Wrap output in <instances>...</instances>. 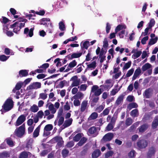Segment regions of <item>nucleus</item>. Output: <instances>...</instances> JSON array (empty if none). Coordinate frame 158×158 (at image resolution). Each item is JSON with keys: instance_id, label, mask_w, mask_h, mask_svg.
I'll list each match as a JSON object with an SVG mask.
<instances>
[{"instance_id": "11", "label": "nucleus", "mask_w": 158, "mask_h": 158, "mask_svg": "<svg viewBox=\"0 0 158 158\" xmlns=\"http://www.w3.org/2000/svg\"><path fill=\"white\" fill-rule=\"evenodd\" d=\"M158 126V115L156 116L152 123V127L153 129L156 128Z\"/></svg>"}, {"instance_id": "62", "label": "nucleus", "mask_w": 158, "mask_h": 158, "mask_svg": "<svg viewBox=\"0 0 158 158\" xmlns=\"http://www.w3.org/2000/svg\"><path fill=\"white\" fill-rule=\"evenodd\" d=\"M46 76V74H45L43 73H41L38 75L36 77L38 79H42L45 77Z\"/></svg>"}, {"instance_id": "57", "label": "nucleus", "mask_w": 158, "mask_h": 158, "mask_svg": "<svg viewBox=\"0 0 158 158\" xmlns=\"http://www.w3.org/2000/svg\"><path fill=\"white\" fill-rule=\"evenodd\" d=\"M135 152L133 150L131 151L128 154V156L130 158H133L135 157Z\"/></svg>"}, {"instance_id": "19", "label": "nucleus", "mask_w": 158, "mask_h": 158, "mask_svg": "<svg viewBox=\"0 0 158 158\" xmlns=\"http://www.w3.org/2000/svg\"><path fill=\"white\" fill-rule=\"evenodd\" d=\"M29 153V152H27L26 151L22 152L20 154L19 158H28V153Z\"/></svg>"}, {"instance_id": "23", "label": "nucleus", "mask_w": 158, "mask_h": 158, "mask_svg": "<svg viewBox=\"0 0 158 158\" xmlns=\"http://www.w3.org/2000/svg\"><path fill=\"white\" fill-rule=\"evenodd\" d=\"M126 28V27L125 25H122L120 24L118 25L115 28V33H117L118 31L121 30L123 28L125 29Z\"/></svg>"}, {"instance_id": "43", "label": "nucleus", "mask_w": 158, "mask_h": 158, "mask_svg": "<svg viewBox=\"0 0 158 158\" xmlns=\"http://www.w3.org/2000/svg\"><path fill=\"white\" fill-rule=\"evenodd\" d=\"M88 148L86 144L85 146L84 147L82 151L81 152V155L82 156H84L85 155L87 151L88 150Z\"/></svg>"}, {"instance_id": "1", "label": "nucleus", "mask_w": 158, "mask_h": 158, "mask_svg": "<svg viewBox=\"0 0 158 158\" xmlns=\"http://www.w3.org/2000/svg\"><path fill=\"white\" fill-rule=\"evenodd\" d=\"M14 102L11 97L9 98L5 102L2 107L3 110L1 109V111L3 112V110L5 112L11 110L13 107Z\"/></svg>"}, {"instance_id": "8", "label": "nucleus", "mask_w": 158, "mask_h": 158, "mask_svg": "<svg viewBox=\"0 0 158 158\" xmlns=\"http://www.w3.org/2000/svg\"><path fill=\"white\" fill-rule=\"evenodd\" d=\"M26 116L24 115H20L18 118L15 123L16 126H18L22 124L26 120Z\"/></svg>"}, {"instance_id": "38", "label": "nucleus", "mask_w": 158, "mask_h": 158, "mask_svg": "<svg viewBox=\"0 0 158 158\" xmlns=\"http://www.w3.org/2000/svg\"><path fill=\"white\" fill-rule=\"evenodd\" d=\"M77 64V62L75 60H73L69 63L68 67L71 68H73Z\"/></svg>"}, {"instance_id": "12", "label": "nucleus", "mask_w": 158, "mask_h": 158, "mask_svg": "<svg viewBox=\"0 0 158 158\" xmlns=\"http://www.w3.org/2000/svg\"><path fill=\"white\" fill-rule=\"evenodd\" d=\"M141 73V70L139 67H138L135 71L132 77V80H135Z\"/></svg>"}, {"instance_id": "25", "label": "nucleus", "mask_w": 158, "mask_h": 158, "mask_svg": "<svg viewBox=\"0 0 158 158\" xmlns=\"http://www.w3.org/2000/svg\"><path fill=\"white\" fill-rule=\"evenodd\" d=\"M151 65L148 63H147L142 66V69L143 72L150 69L151 67Z\"/></svg>"}, {"instance_id": "34", "label": "nucleus", "mask_w": 158, "mask_h": 158, "mask_svg": "<svg viewBox=\"0 0 158 158\" xmlns=\"http://www.w3.org/2000/svg\"><path fill=\"white\" fill-rule=\"evenodd\" d=\"M108 45V42L107 38H104L103 41V45L102 47L104 48L105 49H107Z\"/></svg>"}, {"instance_id": "10", "label": "nucleus", "mask_w": 158, "mask_h": 158, "mask_svg": "<svg viewBox=\"0 0 158 158\" xmlns=\"http://www.w3.org/2000/svg\"><path fill=\"white\" fill-rule=\"evenodd\" d=\"M28 70H21L19 72V75L17 76V78L25 77L28 75Z\"/></svg>"}, {"instance_id": "32", "label": "nucleus", "mask_w": 158, "mask_h": 158, "mask_svg": "<svg viewBox=\"0 0 158 158\" xmlns=\"http://www.w3.org/2000/svg\"><path fill=\"white\" fill-rule=\"evenodd\" d=\"M89 45V41H86L84 42L82 46L81 47L82 50H83V49L84 48L86 49H87Z\"/></svg>"}, {"instance_id": "49", "label": "nucleus", "mask_w": 158, "mask_h": 158, "mask_svg": "<svg viewBox=\"0 0 158 158\" xmlns=\"http://www.w3.org/2000/svg\"><path fill=\"white\" fill-rule=\"evenodd\" d=\"M9 56H7L4 55H0V60L2 61H5L6 60Z\"/></svg>"}, {"instance_id": "9", "label": "nucleus", "mask_w": 158, "mask_h": 158, "mask_svg": "<svg viewBox=\"0 0 158 158\" xmlns=\"http://www.w3.org/2000/svg\"><path fill=\"white\" fill-rule=\"evenodd\" d=\"M149 125L147 123H145L140 126L138 128L139 132L143 133L145 132L149 127Z\"/></svg>"}, {"instance_id": "6", "label": "nucleus", "mask_w": 158, "mask_h": 158, "mask_svg": "<svg viewBox=\"0 0 158 158\" xmlns=\"http://www.w3.org/2000/svg\"><path fill=\"white\" fill-rule=\"evenodd\" d=\"M114 137V135L113 133H108L103 136L102 141L104 142L110 141L113 139Z\"/></svg>"}, {"instance_id": "14", "label": "nucleus", "mask_w": 158, "mask_h": 158, "mask_svg": "<svg viewBox=\"0 0 158 158\" xmlns=\"http://www.w3.org/2000/svg\"><path fill=\"white\" fill-rule=\"evenodd\" d=\"M124 95L121 94L117 98L115 103V104L117 106L119 105L120 104L122 103L123 102V99L124 98Z\"/></svg>"}, {"instance_id": "48", "label": "nucleus", "mask_w": 158, "mask_h": 158, "mask_svg": "<svg viewBox=\"0 0 158 158\" xmlns=\"http://www.w3.org/2000/svg\"><path fill=\"white\" fill-rule=\"evenodd\" d=\"M23 85V83L21 82H19L17 83L15 86V89L16 90H19Z\"/></svg>"}, {"instance_id": "2", "label": "nucleus", "mask_w": 158, "mask_h": 158, "mask_svg": "<svg viewBox=\"0 0 158 158\" xmlns=\"http://www.w3.org/2000/svg\"><path fill=\"white\" fill-rule=\"evenodd\" d=\"M25 125L24 123L15 129L14 135L18 137H22L25 133Z\"/></svg>"}, {"instance_id": "26", "label": "nucleus", "mask_w": 158, "mask_h": 158, "mask_svg": "<svg viewBox=\"0 0 158 158\" xmlns=\"http://www.w3.org/2000/svg\"><path fill=\"white\" fill-rule=\"evenodd\" d=\"M158 40V37L156 36L155 38H152L150 40L148 43V45H151L155 44Z\"/></svg>"}, {"instance_id": "33", "label": "nucleus", "mask_w": 158, "mask_h": 158, "mask_svg": "<svg viewBox=\"0 0 158 158\" xmlns=\"http://www.w3.org/2000/svg\"><path fill=\"white\" fill-rule=\"evenodd\" d=\"M81 135L80 133H79L75 135L73 138V140L75 142H78L81 137Z\"/></svg>"}, {"instance_id": "46", "label": "nucleus", "mask_w": 158, "mask_h": 158, "mask_svg": "<svg viewBox=\"0 0 158 158\" xmlns=\"http://www.w3.org/2000/svg\"><path fill=\"white\" fill-rule=\"evenodd\" d=\"M134 71V69L131 68L129 70L127 73L126 74V77H129L131 76L133 73Z\"/></svg>"}, {"instance_id": "54", "label": "nucleus", "mask_w": 158, "mask_h": 158, "mask_svg": "<svg viewBox=\"0 0 158 158\" xmlns=\"http://www.w3.org/2000/svg\"><path fill=\"white\" fill-rule=\"evenodd\" d=\"M155 23V21L153 19H152L148 23V26L150 28H151L152 27H153Z\"/></svg>"}, {"instance_id": "35", "label": "nucleus", "mask_w": 158, "mask_h": 158, "mask_svg": "<svg viewBox=\"0 0 158 158\" xmlns=\"http://www.w3.org/2000/svg\"><path fill=\"white\" fill-rule=\"evenodd\" d=\"M133 121L131 118H128L126 119L125 124L127 126L131 125Z\"/></svg>"}, {"instance_id": "36", "label": "nucleus", "mask_w": 158, "mask_h": 158, "mask_svg": "<svg viewBox=\"0 0 158 158\" xmlns=\"http://www.w3.org/2000/svg\"><path fill=\"white\" fill-rule=\"evenodd\" d=\"M59 28L61 31H64L65 30V26L64 23L61 21L59 22Z\"/></svg>"}, {"instance_id": "39", "label": "nucleus", "mask_w": 158, "mask_h": 158, "mask_svg": "<svg viewBox=\"0 0 158 158\" xmlns=\"http://www.w3.org/2000/svg\"><path fill=\"white\" fill-rule=\"evenodd\" d=\"M7 144L10 147L13 146L14 145L13 141L10 138L6 139Z\"/></svg>"}, {"instance_id": "59", "label": "nucleus", "mask_w": 158, "mask_h": 158, "mask_svg": "<svg viewBox=\"0 0 158 158\" xmlns=\"http://www.w3.org/2000/svg\"><path fill=\"white\" fill-rule=\"evenodd\" d=\"M110 107H107L103 111L102 114H103V116L107 115L110 112Z\"/></svg>"}, {"instance_id": "29", "label": "nucleus", "mask_w": 158, "mask_h": 158, "mask_svg": "<svg viewBox=\"0 0 158 158\" xmlns=\"http://www.w3.org/2000/svg\"><path fill=\"white\" fill-rule=\"evenodd\" d=\"M39 110V108L36 105L34 104L30 108V110L32 112L35 113Z\"/></svg>"}, {"instance_id": "30", "label": "nucleus", "mask_w": 158, "mask_h": 158, "mask_svg": "<svg viewBox=\"0 0 158 158\" xmlns=\"http://www.w3.org/2000/svg\"><path fill=\"white\" fill-rule=\"evenodd\" d=\"M96 131V127L94 126H93L89 128L88 130V132L89 133L92 135L95 133Z\"/></svg>"}, {"instance_id": "18", "label": "nucleus", "mask_w": 158, "mask_h": 158, "mask_svg": "<svg viewBox=\"0 0 158 158\" xmlns=\"http://www.w3.org/2000/svg\"><path fill=\"white\" fill-rule=\"evenodd\" d=\"M87 140V138L83 137L81 139L80 141L77 143V145L79 146H81L85 143Z\"/></svg>"}, {"instance_id": "56", "label": "nucleus", "mask_w": 158, "mask_h": 158, "mask_svg": "<svg viewBox=\"0 0 158 158\" xmlns=\"http://www.w3.org/2000/svg\"><path fill=\"white\" fill-rule=\"evenodd\" d=\"M39 96L40 98L45 100L47 98V94L44 93H41L40 94Z\"/></svg>"}, {"instance_id": "58", "label": "nucleus", "mask_w": 158, "mask_h": 158, "mask_svg": "<svg viewBox=\"0 0 158 158\" xmlns=\"http://www.w3.org/2000/svg\"><path fill=\"white\" fill-rule=\"evenodd\" d=\"M59 117V118L58 122V125L60 126L64 122V118L63 116H61Z\"/></svg>"}, {"instance_id": "47", "label": "nucleus", "mask_w": 158, "mask_h": 158, "mask_svg": "<svg viewBox=\"0 0 158 158\" xmlns=\"http://www.w3.org/2000/svg\"><path fill=\"white\" fill-rule=\"evenodd\" d=\"M114 127V125L109 123L106 128V130L107 131H110Z\"/></svg>"}, {"instance_id": "22", "label": "nucleus", "mask_w": 158, "mask_h": 158, "mask_svg": "<svg viewBox=\"0 0 158 158\" xmlns=\"http://www.w3.org/2000/svg\"><path fill=\"white\" fill-rule=\"evenodd\" d=\"M138 106V105L135 102H132L128 104L127 106V108L130 110L132 108H137Z\"/></svg>"}, {"instance_id": "13", "label": "nucleus", "mask_w": 158, "mask_h": 158, "mask_svg": "<svg viewBox=\"0 0 158 158\" xmlns=\"http://www.w3.org/2000/svg\"><path fill=\"white\" fill-rule=\"evenodd\" d=\"M88 105V101L85 100L83 101L81 103L80 111L81 112H84L85 109L87 108V106Z\"/></svg>"}, {"instance_id": "64", "label": "nucleus", "mask_w": 158, "mask_h": 158, "mask_svg": "<svg viewBox=\"0 0 158 158\" xmlns=\"http://www.w3.org/2000/svg\"><path fill=\"white\" fill-rule=\"evenodd\" d=\"M134 99V97L133 96L129 95L127 98V100L129 102H132Z\"/></svg>"}, {"instance_id": "31", "label": "nucleus", "mask_w": 158, "mask_h": 158, "mask_svg": "<svg viewBox=\"0 0 158 158\" xmlns=\"http://www.w3.org/2000/svg\"><path fill=\"white\" fill-rule=\"evenodd\" d=\"M105 105L104 104L102 105L97 107L95 110V111L98 113L101 112L104 109Z\"/></svg>"}, {"instance_id": "20", "label": "nucleus", "mask_w": 158, "mask_h": 158, "mask_svg": "<svg viewBox=\"0 0 158 158\" xmlns=\"http://www.w3.org/2000/svg\"><path fill=\"white\" fill-rule=\"evenodd\" d=\"M131 115L133 117H137L139 115L138 110L136 109L132 110L130 113Z\"/></svg>"}, {"instance_id": "28", "label": "nucleus", "mask_w": 158, "mask_h": 158, "mask_svg": "<svg viewBox=\"0 0 158 158\" xmlns=\"http://www.w3.org/2000/svg\"><path fill=\"white\" fill-rule=\"evenodd\" d=\"M98 114L97 112L92 113L89 116V119L90 120H94L96 119L98 117Z\"/></svg>"}, {"instance_id": "55", "label": "nucleus", "mask_w": 158, "mask_h": 158, "mask_svg": "<svg viewBox=\"0 0 158 158\" xmlns=\"http://www.w3.org/2000/svg\"><path fill=\"white\" fill-rule=\"evenodd\" d=\"M131 63V61H129L127 63H126L123 68V69L124 70L128 69L130 67Z\"/></svg>"}, {"instance_id": "61", "label": "nucleus", "mask_w": 158, "mask_h": 158, "mask_svg": "<svg viewBox=\"0 0 158 158\" xmlns=\"http://www.w3.org/2000/svg\"><path fill=\"white\" fill-rule=\"evenodd\" d=\"M37 117L40 118H42L43 116L44 115V113L43 111L41 110L39 111L37 113Z\"/></svg>"}, {"instance_id": "3", "label": "nucleus", "mask_w": 158, "mask_h": 158, "mask_svg": "<svg viewBox=\"0 0 158 158\" xmlns=\"http://www.w3.org/2000/svg\"><path fill=\"white\" fill-rule=\"evenodd\" d=\"M138 147L140 149L145 148L148 145L147 140L144 139H139L137 143Z\"/></svg>"}, {"instance_id": "50", "label": "nucleus", "mask_w": 158, "mask_h": 158, "mask_svg": "<svg viewBox=\"0 0 158 158\" xmlns=\"http://www.w3.org/2000/svg\"><path fill=\"white\" fill-rule=\"evenodd\" d=\"M142 53V52L141 51H137L136 53H135L133 55V56H134V59H135L138 57H139Z\"/></svg>"}, {"instance_id": "63", "label": "nucleus", "mask_w": 158, "mask_h": 158, "mask_svg": "<svg viewBox=\"0 0 158 158\" xmlns=\"http://www.w3.org/2000/svg\"><path fill=\"white\" fill-rule=\"evenodd\" d=\"M111 29V26L109 23H107L106 24V31L107 33H108Z\"/></svg>"}, {"instance_id": "52", "label": "nucleus", "mask_w": 158, "mask_h": 158, "mask_svg": "<svg viewBox=\"0 0 158 158\" xmlns=\"http://www.w3.org/2000/svg\"><path fill=\"white\" fill-rule=\"evenodd\" d=\"M83 94L81 92H78L73 97L75 99H80L83 97Z\"/></svg>"}, {"instance_id": "16", "label": "nucleus", "mask_w": 158, "mask_h": 158, "mask_svg": "<svg viewBox=\"0 0 158 158\" xmlns=\"http://www.w3.org/2000/svg\"><path fill=\"white\" fill-rule=\"evenodd\" d=\"M41 125V124L39 125L34 131L33 135V137L36 138L39 136Z\"/></svg>"}, {"instance_id": "5", "label": "nucleus", "mask_w": 158, "mask_h": 158, "mask_svg": "<svg viewBox=\"0 0 158 158\" xmlns=\"http://www.w3.org/2000/svg\"><path fill=\"white\" fill-rule=\"evenodd\" d=\"M41 87V83L39 82H34L32 84L29 85L27 87V89L30 90L33 89H37Z\"/></svg>"}, {"instance_id": "15", "label": "nucleus", "mask_w": 158, "mask_h": 158, "mask_svg": "<svg viewBox=\"0 0 158 158\" xmlns=\"http://www.w3.org/2000/svg\"><path fill=\"white\" fill-rule=\"evenodd\" d=\"M72 121L73 119L72 118L65 120L64 123L62 125L63 128L67 127L70 126L72 124Z\"/></svg>"}, {"instance_id": "40", "label": "nucleus", "mask_w": 158, "mask_h": 158, "mask_svg": "<svg viewBox=\"0 0 158 158\" xmlns=\"http://www.w3.org/2000/svg\"><path fill=\"white\" fill-rule=\"evenodd\" d=\"M80 79H79L78 80L73 81L71 85V86L72 87L74 86H77L80 85Z\"/></svg>"}, {"instance_id": "21", "label": "nucleus", "mask_w": 158, "mask_h": 158, "mask_svg": "<svg viewBox=\"0 0 158 158\" xmlns=\"http://www.w3.org/2000/svg\"><path fill=\"white\" fill-rule=\"evenodd\" d=\"M53 128L52 124H48L46 125L44 129V131H49L52 130Z\"/></svg>"}, {"instance_id": "44", "label": "nucleus", "mask_w": 158, "mask_h": 158, "mask_svg": "<svg viewBox=\"0 0 158 158\" xmlns=\"http://www.w3.org/2000/svg\"><path fill=\"white\" fill-rule=\"evenodd\" d=\"M49 110L52 111V114H54L56 112V110L54 108V105L53 104H51L49 106Z\"/></svg>"}, {"instance_id": "4", "label": "nucleus", "mask_w": 158, "mask_h": 158, "mask_svg": "<svg viewBox=\"0 0 158 158\" xmlns=\"http://www.w3.org/2000/svg\"><path fill=\"white\" fill-rule=\"evenodd\" d=\"M152 89L149 88L146 89L144 92L143 95L144 98H149L152 95L153 93Z\"/></svg>"}, {"instance_id": "41", "label": "nucleus", "mask_w": 158, "mask_h": 158, "mask_svg": "<svg viewBox=\"0 0 158 158\" xmlns=\"http://www.w3.org/2000/svg\"><path fill=\"white\" fill-rule=\"evenodd\" d=\"M96 63L95 61H93L91 63L87 65V68H92L94 69L96 67Z\"/></svg>"}, {"instance_id": "60", "label": "nucleus", "mask_w": 158, "mask_h": 158, "mask_svg": "<svg viewBox=\"0 0 158 158\" xmlns=\"http://www.w3.org/2000/svg\"><path fill=\"white\" fill-rule=\"evenodd\" d=\"M148 39V37L146 36L144 37L141 40V42L143 44H146V42Z\"/></svg>"}, {"instance_id": "27", "label": "nucleus", "mask_w": 158, "mask_h": 158, "mask_svg": "<svg viewBox=\"0 0 158 158\" xmlns=\"http://www.w3.org/2000/svg\"><path fill=\"white\" fill-rule=\"evenodd\" d=\"M99 99V98L98 97H94L91 102V106L93 107L96 105V104L98 102Z\"/></svg>"}, {"instance_id": "51", "label": "nucleus", "mask_w": 158, "mask_h": 158, "mask_svg": "<svg viewBox=\"0 0 158 158\" xmlns=\"http://www.w3.org/2000/svg\"><path fill=\"white\" fill-rule=\"evenodd\" d=\"M95 96L98 97L102 93V89L99 88L94 92Z\"/></svg>"}, {"instance_id": "42", "label": "nucleus", "mask_w": 158, "mask_h": 158, "mask_svg": "<svg viewBox=\"0 0 158 158\" xmlns=\"http://www.w3.org/2000/svg\"><path fill=\"white\" fill-rule=\"evenodd\" d=\"M114 152L113 151H109L106 152L105 154V158H108L112 156L114 154Z\"/></svg>"}, {"instance_id": "53", "label": "nucleus", "mask_w": 158, "mask_h": 158, "mask_svg": "<svg viewBox=\"0 0 158 158\" xmlns=\"http://www.w3.org/2000/svg\"><path fill=\"white\" fill-rule=\"evenodd\" d=\"M49 64L48 63H44L42 65L39 66L40 69H44L46 70L49 66Z\"/></svg>"}, {"instance_id": "17", "label": "nucleus", "mask_w": 158, "mask_h": 158, "mask_svg": "<svg viewBox=\"0 0 158 158\" xmlns=\"http://www.w3.org/2000/svg\"><path fill=\"white\" fill-rule=\"evenodd\" d=\"M101 152L100 150L96 149L95 150L92 154V158H97L101 154Z\"/></svg>"}, {"instance_id": "24", "label": "nucleus", "mask_w": 158, "mask_h": 158, "mask_svg": "<svg viewBox=\"0 0 158 158\" xmlns=\"http://www.w3.org/2000/svg\"><path fill=\"white\" fill-rule=\"evenodd\" d=\"M69 153V151L68 150L66 149H64L62 150L61 154L63 157L65 158L68 156Z\"/></svg>"}, {"instance_id": "37", "label": "nucleus", "mask_w": 158, "mask_h": 158, "mask_svg": "<svg viewBox=\"0 0 158 158\" xmlns=\"http://www.w3.org/2000/svg\"><path fill=\"white\" fill-rule=\"evenodd\" d=\"M82 54V52L79 53H74L72 54L71 55L72 58H78L81 56Z\"/></svg>"}, {"instance_id": "45", "label": "nucleus", "mask_w": 158, "mask_h": 158, "mask_svg": "<svg viewBox=\"0 0 158 158\" xmlns=\"http://www.w3.org/2000/svg\"><path fill=\"white\" fill-rule=\"evenodd\" d=\"M137 127V124L136 123H134L130 127L129 129V131L130 132L133 131L136 129Z\"/></svg>"}, {"instance_id": "7", "label": "nucleus", "mask_w": 158, "mask_h": 158, "mask_svg": "<svg viewBox=\"0 0 158 158\" xmlns=\"http://www.w3.org/2000/svg\"><path fill=\"white\" fill-rule=\"evenodd\" d=\"M156 152V149L155 147H150L147 153V158H152V156H154Z\"/></svg>"}]
</instances>
